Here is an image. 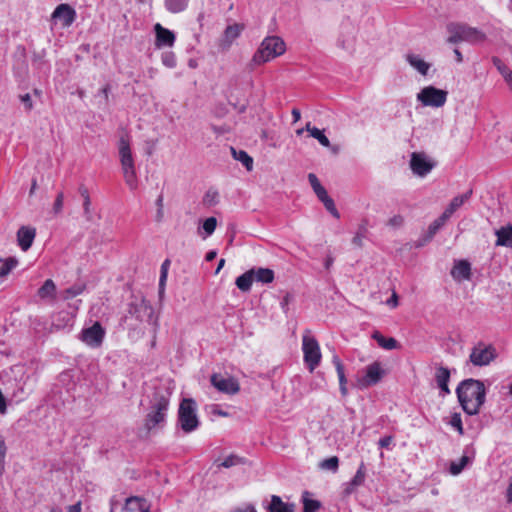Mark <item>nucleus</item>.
Returning <instances> with one entry per match:
<instances>
[{"instance_id": "obj_35", "label": "nucleus", "mask_w": 512, "mask_h": 512, "mask_svg": "<svg viewBox=\"0 0 512 512\" xmlns=\"http://www.w3.org/2000/svg\"><path fill=\"white\" fill-rule=\"evenodd\" d=\"M470 461H471V458L468 455H463L459 459V461L451 462L450 467H449L450 473L452 475L460 474Z\"/></svg>"}, {"instance_id": "obj_28", "label": "nucleus", "mask_w": 512, "mask_h": 512, "mask_svg": "<svg viewBox=\"0 0 512 512\" xmlns=\"http://www.w3.org/2000/svg\"><path fill=\"white\" fill-rule=\"evenodd\" d=\"M497 235V246L512 247V227H503L496 231Z\"/></svg>"}, {"instance_id": "obj_27", "label": "nucleus", "mask_w": 512, "mask_h": 512, "mask_svg": "<svg viewBox=\"0 0 512 512\" xmlns=\"http://www.w3.org/2000/svg\"><path fill=\"white\" fill-rule=\"evenodd\" d=\"M449 219L450 217L445 212L435 219L428 227L425 241H430Z\"/></svg>"}, {"instance_id": "obj_20", "label": "nucleus", "mask_w": 512, "mask_h": 512, "mask_svg": "<svg viewBox=\"0 0 512 512\" xmlns=\"http://www.w3.org/2000/svg\"><path fill=\"white\" fill-rule=\"evenodd\" d=\"M449 380H450L449 369L446 367H443V366L437 367L436 372H435V381L443 395L450 393V389L448 387Z\"/></svg>"}, {"instance_id": "obj_14", "label": "nucleus", "mask_w": 512, "mask_h": 512, "mask_svg": "<svg viewBox=\"0 0 512 512\" xmlns=\"http://www.w3.org/2000/svg\"><path fill=\"white\" fill-rule=\"evenodd\" d=\"M52 19L60 21L63 27H69L76 19V11L69 4H60L53 11Z\"/></svg>"}, {"instance_id": "obj_45", "label": "nucleus", "mask_w": 512, "mask_h": 512, "mask_svg": "<svg viewBox=\"0 0 512 512\" xmlns=\"http://www.w3.org/2000/svg\"><path fill=\"white\" fill-rule=\"evenodd\" d=\"M365 476H366L365 465H364V463H361L356 474L350 481H352V484H356L359 487L364 483Z\"/></svg>"}, {"instance_id": "obj_29", "label": "nucleus", "mask_w": 512, "mask_h": 512, "mask_svg": "<svg viewBox=\"0 0 512 512\" xmlns=\"http://www.w3.org/2000/svg\"><path fill=\"white\" fill-rule=\"evenodd\" d=\"M231 153L233 155V158L241 162L248 171L252 170L253 159L251 156L248 155L246 151L236 150L235 148L231 147Z\"/></svg>"}, {"instance_id": "obj_55", "label": "nucleus", "mask_w": 512, "mask_h": 512, "mask_svg": "<svg viewBox=\"0 0 512 512\" xmlns=\"http://www.w3.org/2000/svg\"><path fill=\"white\" fill-rule=\"evenodd\" d=\"M360 230L363 231V233L360 232V231L357 232V234L354 236V238L352 240L353 244H355V245H357L359 247L362 246V240L364 238V231H365V229L363 227H361Z\"/></svg>"}, {"instance_id": "obj_9", "label": "nucleus", "mask_w": 512, "mask_h": 512, "mask_svg": "<svg viewBox=\"0 0 512 512\" xmlns=\"http://www.w3.org/2000/svg\"><path fill=\"white\" fill-rule=\"evenodd\" d=\"M104 337V328L99 322H95L91 327L82 330L80 339L88 346L97 348L101 346Z\"/></svg>"}, {"instance_id": "obj_46", "label": "nucleus", "mask_w": 512, "mask_h": 512, "mask_svg": "<svg viewBox=\"0 0 512 512\" xmlns=\"http://www.w3.org/2000/svg\"><path fill=\"white\" fill-rule=\"evenodd\" d=\"M64 206V193L59 192L52 206V213L57 216L62 213Z\"/></svg>"}, {"instance_id": "obj_2", "label": "nucleus", "mask_w": 512, "mask_h": 512, "mask_svg": "<svg viewBox=\"0 0 512 512\" xmlns=\"http://www.w3.org/2000/svg\"><path fill=\"white\" fill-rule=\"evenodd\" d=\"M447 31L449 33L447 42L450 44L467 42L475 45L481 44L487 39L486 34L482 30L465 23L451 22L447 25Z\"/></svg>"}, {"instance_id": "obj_56", "label": "nucleus", "mask_w": 512, "mask_h": 512, "mask_svg": "<svg viewBox=\"0 0 512 512\" xmlns=\"http://www.w3.org/2000/svg\"><path fill=\"white\" fill-rule=\"evenodd\" d=\"M210 412L214 415H218V416H222V417L228 416V412L221 410L218 405H211Z\"/></svg>"}, {"instance_id": "obj_39", "label": "nucleus", "mask_w": 512, "mask_h": 512, "mask_svg": "<svg viewBox=\"0 0 512 512\" xmlns=\"http://www.w3.org/2000/svg\"><path fill=\"white\" fill-rule=\"evenodd\" d=\"M123 177L125 183L130 188V190H136L138 187V180L136 175V170L123 172Z\"/></svg>"}, {"instance_id": "obj_47", "label": "nucleus", "mask_w": 512, "mask_h": 512, "mask_svg": "<svg viewBox=\"0 0 512 512\" xmlns=\"http://www.w3.org/2000/svg\"><path fill=\"white\" fill-rule=\"evenodd\" d=\"M162 64L168 68H174L176 66V57L173 52H165L161 57Z\"/></svg>"}, {"instance_id": "obj_57", "label": "nucleus", "mask_w": 512, "mask_h": 512, "mask_svg": "<svg viewBox=\"0 0 512 512\" xmlns=\"http://www.w3.org/2000/svg\"><path fill=\"white\" fill-rule=\"evenodd\" d=\"M392 441V436H385L379 440L378 444L381 448H388L391 445Z\"/></svg>"}, {"instance_id": "obj_64", "label": "nucleus", "mask_w": 512, "mask_h": 512, "mask_svg": "<svg viewBox=\"0 0 512 512\" xmlns=\"http://www.w3.org/2000/svg\"><path fill=\"white\" fill-rule=\"evenodd\" d=\"M68 512H81V502H77L68 508Z\"/></svg>"}, {"instance_id": "obj_60", "label": "nucleus", "mask_w": 512, "mask_h": 512, "mask_svg": "<svg viewBox=\"0 0 512 512\" xmlns=\"http://www.w3.org/2000/svg\"><path fill=\"white\" fill-rule=\"evenodd\" d=\"M308 180L312 188H315L316 185L321 184L317 178V176L313 173L308 174Z\"/></svg>"}, {"instance_id": "obj_43", "label": "nucleus", "mask_w": 512, "mask_h": 512, "mask_svg": "<svg viewBox=\"0 0 512 512\" xmlns=\"http://www.w3.org/2000/svg\"><path fill=\"white\" fill-rule=\"evenodd\" d=\"M218 199V192L215 189H209L203 197V203L207 206H214L218 203Z\"/></svg>"}, {"instance_id": "obj_49", "label": "nucleus", "mask_w": 512, "mask_h": 512, "mask_svg": "<svg viewBox=\"0 0 512 512\" xmlns=\"http://www.w3.org/2000/svg\"><path fill=\"white\" fill-rule=\"evenodd\" d=\"M217 226V220L215 217L207 218L203 223V229L205 233L209 236L213 234Z\"/></svg>"}, {"instance_id": "obj_61", "label": "nucleus", "mask_w": 512, "mask_h": 512, "mask_svg": "<svg viewBox=\"0 0 512 512\" xmlns=\"http://www.w3.org/2000/svg\"><path fill=\"white\" fill-rule=\"evenodd\" d=\"M387 305L391 306L392 308H395L398 305V297H397V294L395 292L387 300Z\"/></svg>"}, {"instance_id": "obj_63", "label": "nucleus", "mask_w": 512, "mask_h": 512, "mask_svg": "<svg viewBox=\"0 0 512 512\" xmlns=\"http://www.w3.org/2000/svg\"><path fill=\"white\" fill-rule=\"evenodd\" d=\"M506 500L508 503H512V477L506 490Z\"/></svg>"}, {"instance_id": "obj_15", "label": "nucleus", "mask_w": 512, "mask_h": 512, "mask_svg": "<svg viewBox=\"0 0 512 512\" xmlns=\"http://www.w3.org/2000/svg\"><path fill=\"white\" fill-rule=\"evenodd\" d=\"M119 156L122 172L135 170L129 141L123 137L119 141Z\"/></svg>"}, {"instance_id": "obj_37", "label": "nucleus", "mask_w": 512, "mask_h": 512, "mask_svg": "<svg viewBox=\"0 0 512 512\" xmlns=\"http://www.w3.org/2000/svg\"><path fill=\"white\" fill-rule=\"evenodd\" d=\"M332 363L334 364L337 375H338L339 385H347V379L345 376L344 365L342 364L338 355H336V354L333 355Z\"/></svg>"}, {"instance_id": "obj_18", "label": "nucleus", "mask_w": 512, "mask_h": 512, "mask_svg": "<svg viewBox=\"0 0 512 512\" xmlns=\"http://www.w3.org/2000/svg\"><path fill=\"white\" fill-rule=\"evenodd\" d=\"M156 33V46H173L175 42V35L169 29L164 28L161 24L157 23L154 27Z\"/></svg>"}, {"instance_id": "obj_11", "label": "nucleus", "mask_w": 512, "mask_h": 512, "mask_svg": "<svg viewBox=\"0 0 512 512\" xmlns=\"http://www.w3.org/2000/svg\"><path fill=\"white\" fill-rule=\"evenodd\" d=\"M211 384L220 392L234 395L239 392L240 385L234 377H224L219 373H214L210 378Z\"/></svg>"}, {"instance_id": "obj_62", "label": "nucleus", "mask_w": 512, "mask_h": 512, "mask_svg": "<svg viewBox=\"0 0 512 512\" xmlns=\"http://www.w3.org/2000/svg\"><path fill=\"white\" fill-rule=\"evenodd\" d=\"M78 191L83 199L90 198L88 188L84 185H80Z\"/></svg>"}, {"instance_id": "obj_51", "label": "nucleus", "mask_w": 512, "mask_h": 512, "mask_svg": "<svg viewBox=\"0 0 512 512\" xmlns=\"http://www.w3.org/2000/svg\"><path fill=\"white\" fill-rule=\"evenodd\" d=\"M83 210H84V217L86 220L90 221L92 219V212H91V199H83Z\"/></svg>"}, {"instance_id": "obj_42", "label": "nucleus", "mask_w": 512, "mask_h": 512, "mask_svg": "<svg viewBox=\"0 0 512 512\" xmlns=\"http://www.w3.org/2000/svg\"><path fill=\"white\" fill-rule=\"evenodd\" d=\"M339 466V459L337 456H332L327 459H324L320 463V467L325 470H330L332 472H336Z\"/></svg>"}, {"instance_id": "obj_5", "label": "nucleus", "mask_w": 512, "mask_h": 512, "mask_svg": "<svg viewBox=\"0 0 512 512\" xmlns=\"http://www.w3.org/2000/svg\"><path fill=\"white\" fill-rule=\"evenodd\" d=\"M170 404L168 395L156 393L145 417L144 426L148 431L162 427L166 422L167 411Z\"/></svg>"}, {"instance_id": "obj_7", "label": "nucleus", "mask_w": 512, "mask_h": 512, "mask_svg": "<svg viewBox=\"0 0 512 512\" xmlns=\"http://www.w3.org/2000/svg\"><path fill=\"white\" fill-rule=\"evenodd\" d=\"M497 357L496 349L492 345L477 343L471 350L469 359L475 366H487Z\"/></svg>"}, {"instance_id": "obj_38", "label": "nucleus", "mask_w": 512, "mask_h": 512, "mask_svg": "<svg viewBox=\"0 0 512 512\" xmlns=\"http://www.w3.org/2000/svg\"><path fill=\"white\" fill-rule=\"evenodd\" d=\"M308 495V492L303 494V512H317L321 507V503L318 500L309 499Z\"/></svg>"}, {"instance_id": "obj_26", "label": "nucleus", "mask_w": 512, "mask_h": 512, "mask_svg": "<svg viewBox=\"0 0 512 512\" xmlns=\"http://www.w3.org/2000/svg\"><path fill=\"white\" fill-rule=\"evenodd\" d=\"M252 273L254 271L250 269L236 278L235 284L242 292H249L251 290L254 281Z\"/></svg>"}, {"instance_id": "obj_52", "label": "nucleus", "mask_w": 512, "mask_h": 512, "mask_svg": "<svg viewBox=\"0 0 512 512\" xmlns=\"http://www.w3.org/2000/svg\"><path fill=\"white\" fill-rule=\"evenodd\" d=\"M404 223V218L401 215H394L388 221V225L394 228H398L402 226Z\"/></svg>"}, {"instance_id": "obj_59", "label": "nucleus", "mask_w": 512, "mask_h": 512, "mask_svg": "<svg viewBox=\"0 0 512 512\" xmlns=\"http://www.w3.org/2000/svg\"><path fill=\"white\" fill-rule=\"evenodd\" d=\"M358 486L356 484H352V481H349L345 484L344 493L346 495L352 494Z\"/></svg>"}, {"instance_id": "obj_19", "label": "nucleus", "mask_w": 512, "mask_h": 512, "mask_svg": "<svg viewBox=\"0 0 512 512\" xmlns=\"http://www.w3.org/2000/svg\"><path fill=\"white\" fill-rule=\"evenodd\" d=\"M122 510L127 512H149L150 505L144 498L138 496H131L126 499L125 505L123 506Z\"/></svg>"}, {"instance_id": "obj_10", "label": "nucleus", "mask_w": 512, "mask_h": 512, "mask_svg": "<svg viewBox=\"0 0 512 512\" xmlns=\"http://www.w3.org/2000/svg\"><path fill=\"white\" fill-rule=\"evenodd\" d=\"M384 374L385 371L383 370L381 363L373 362L366 367L365 375L358 379L359 388L364 389L377 384Z\"/></svg>"}, {"instance_id": "obj_6", "label": "nucleus", "mask_w": 512, "mask_h": 512, "mask_svg": "<svg viewBox=\"0 0 512 512\" xmlns=\"http://www.w3.org/2000/svg\"><path fill=\"white\" fill-rule=\"evenodd\" d=\"M302 351L304 362L308 366L310 372H313L320 364L322 355L317 340L311 336L310 331H305L302 338Z\"/></svg>"}, {"instance_id": "obj_22", "label": "nucleus", "mask_w": 512, "mask_h": 512, "mask_svg": "<svg viewBox=\"0 0 512 512\" xmlns=\"http://www.w3.org/2000/svg\"><path fill=\"white\" fill-rule=\"evenodd\" d=\"M407 62L417 70L421 75H427L430 64L424 61L419 55L416 54H407L406 55Z\"/></svg>"}, {"instance_id": "obj_30", "label": "nucleus", "mask_w": 512, "mask_h": 512, "mask_svg": "<svg viewBox=\"0 0 512 512\" xmlns=\"http://www.w3.org/2000/svg\"><path fill=\"white\" fill-rule=\"evenodd\" d=\"M56 292V285L51 279H47L44 284L38 289V296L41 299L53 298Z\"/></svg>"}, {"instance_id": "obj_32", "label": "nucleus", "mask_w": 512, "mask_h": 512, "mask_svg": "<svg viewBox=\"0 0 512 512\" xmlns=\"http://www.w3.org/2000/svg\"><path fill=\"white\" fill-rule=\"evenodd\" d=\"M305 130L310 133L311 137L317 139L322 146H324V147H329L330 146V141L324 135L323 131H321L320 129H318V128L314 127V126H311L310 122H308L306 124Z\"/></svg>"}, {"instance_id": "obj_1", "label": "nucleus", "mask_w": 512, "mask_h": 512, "mask_svg": "<svg viewBox=\"0 0 512 512\" xmlns=\"http://www.w3.org/2000/svg\"><path fill=\"white\" fill-rule=\"evenodd\" d=\"M456 393L463 410L469 415L477 414L485 402L486 389L480 380L470 378L462 381Z\"/></svg>"}, {"instance_id": "obj_3", "label": "nucleus", "mask_w": 512, "mask_h": 512, "mask_svg": "<svg viewBox=\"0 0 512 512\" xmlns=\"http://www.w3.org/2000/svg\"><path fill=\"white\" fill-rule=\"evenodd\" d=\"M286 51L284 40L276 35L266 36L255 51L251 61L254 65L260 66L281 55Z\"/></svg>"}, {"instance_id": "obj_36", "label": "nucleus", "mask_w": 512, "mask_h": 512, "mask_svg": "<svg viewBox=\"0 0 512 512\" xmlns=\"http://www.w3.org/2000/svg\"><path fill=\"white\" fill-rule=\"evenodd\" d=\"M0 264V278H4L17 266L18 261L16 258L9 257L4 261L0 259Z\"/></svg>"}, {"instance_id": "obj_53", "label": "nucleus", "mask_w": 512, "mask_h": 512, "mask_svg": "<svg viewBox=\"0 0 512 512\" xmlns=\"http://www.w3.org/2000/svg\"><path fill=\"white\" fill-rule=\"evenodd\" d=\"M21 102L24 104L27 111H31L33 108V102L29 93L20 96Z\"/></svg>"}, {"instance_id": "obj_17", "label": "nucleus", "mask_w": 512, "mask_h": 512, "mask_svg": "<svg viewBox=\"0 0 512 512\" xmlns=\"http://www.w3.org/2000/svg\"><path fill=\"white\" fill-rule=\"evenodd\" d=\"M36 236V229L29 226H22L17 232V242L23 251H27L33 244Z\"/></svg>"}, {"instance_id": "obj_54", "label": "nucleus", "mask_w": 512, "mask_h": 512, "mask_svg": "<svg viewBox=\"0 0 512 512\" xmlns=\"http://www.w3.org/2000/svg\"><path fill=\"white\" fill-rule=\"evenodd\" d=\"M312 189L315 192V194L317 195L319 200H321L322 198H324L325 196L328 195L326 189L321 184L316 185V187L312 188Z\"/></svg>"}, {"instance_id": "obj_4", "label": "nucleus", "mask_w": 512, "mask_h": 512, "mask_svg": "<svg viewBox=\"0 0 512 512\" xmlns=\"http://www.w3.org/2000/svg\"><path fill=\"white\" fill-rule=\"evenodd\" d=\"M177 426L185 433L196 431L200 426L197 403L192 398H183L177 411Z\"/></svg>"}, {"instance_id": "obj_12", "label": "nucleus", "mask_w": 512, "mask_h": 512, "mask_svg": "<svg viewBox=\"0 0 512 512\" xmlns=\"http://www.w3.org/2000/svg\"><path fill=\"white\" fill-rule=\"evenodd\" d=\"M410 167L414 174L423 177L433 169L434 163L424 153L414 152L411 155Z\"/></svg>"}, {"instance_id": "obj_44", "label": "nucleus", "mask_w": 512, "mask_h": 512, "mask_svg": "<svg viewBox=\"0 0 512 512\" xmlns=\"http://www.w3.org/2000/svg\"><path fill=\"white\" fill-rule=\"evenodd\" d=\"M243 463V459L237 455H229L220 464L219 467L230 468Z\"/></svg>"}, {"instance_id": "obj_50", "label": "nucleus", "mask_w": 512, "mask_h": 512, "mask_svg": "<svg viewBox=\"0 0 512 512\" xmlns=\"http://www.w3.org/2000/svg\"><path fill=\"white\" fill-rule=\"evenodd\" d=\"M6 445L3 437L0 435V477L5 471Z\"/></svg>"}, {"instance_id": "obj_25", "label": "nucleus", "mask_w": 512, "mask_h": 512, "mask_svg": "<svg viewBox=\"0 0 512 512\" xmlns=\"http://www.w3.org/2000/svg\"><path fill=\"white\" fill-rule=\"evenodd\" d=\"M372 338L383 349L393 350V349L399 348V343L395 338H393V337L386 338L379 331H374L372 334Z\"/></svg>"}, {"instance_id": "obj_8", "label": "nucleus", "mask_w": 512, "mask_h": 512, "mask_svg": "<svg viewBox=\"0 0 512 512\" xmlns=\"http://www.w3.org/2000/svg\"><path fill=\"white\" fill-rule=\"evenodd\" d=\"M417 100L424 106L442 107L447 100V92L434 86H427L417 94Z\"/></svg>"}, {"instance_id": "obj_34", "label": "nucleus", "mask_w": 512, "mask_h": 512, "mask_svg": "<svg viewBox=\"0 0 512 512\" xmlns=\"http://www.w3.org/2000/svg\"><path fill=\"white\" fill-rule=\"evenodd\" d=\"M189 0H165V7L171 13H180L188 7Z\"/></svg>"}, {"instance_id": "obj_40", "label": "nucleus", "mask_w": 512, "mask_h": 512, "mask_svg": "<svg viewBox=\"0 0 512 512\" xmlns=\"http://www.w3.org/2000/svg\"><path fill=\"white\" fill-rule=\"evenodd\" d=\"M325 206L326 210L331 213V215L337 219L340 218V214L335 206L334 200L329 196H325L320 200Z\"/></svg>"}, {"instance_id": "obj_24", "label": "nucleus", "mask_w": 512, "mask_h": 512, "mask_svg": "<svg viewBox=\"0 0 512 512\" xmlns=\"http://www.w3.org/2000/svg\"><path fill=\"white\" fill-rule=\"evenodd\" d=\"M254 271L252 273L254 281L260 282L263 284H269L274 281L275 275L274 271L269 268H252Z\"/></svg>"}, {"instance_id": "obj_13", "label": "nucleus", "mask_w": 512, "mask_h": 512, "mask_svg": "<svg viewBox=\"0 0 512 512\" xmlns=\"http://www.w3.org/2000/svg\"><path fill=\"white\" fill-rule=\"evenodd\" d=\"M243 24L235 23L233 25H229L225 28L223 35L219 41V48L222 51H227L230 49L233 42L240 37L242 31L244 30Z\"/></svg>"}, {"instance_id": "obj_58", "label": "nucleus", "mask_w": 512, "mask_h": 512, "mask_svg": "<svg viewBox=\"0 0 512 512\" xmlns=\"http://www.w3.org/2000/svg\"><path fill=\"white\" fill-rule=\"evenodd\" d=\"M170 266V260L166 259L162 265H161V273L160 276H162V280L164 278H167L168 268Z\"/></svg>"}, {"instance_id": "obj_16", "label": "nucleus", "mask_w": 512, "mask_h": 512, "mask_svg": "<svg viewBox=\"0 0 512 512\" xmlns=\"http://www.w3.org/2000/svg\"><path fill=\"white\" fill-rule=\"evenodd\" d=\"M451 276L457 282L471 280V264L467 260H455L451 269Z\"/></svg>"}, {"instance_id": "obj_31", "label": "nucleus", "mask_w": 512, "mask_h": 512, "mask_svg": "<svg viewBox=\"0 0 512 512\" xmlns=\"http://www.w3.org/2000/svg\"><path fill=\"white\" fill-rule=\"evenodd\" d=\"M492 62L494 66L497 68L499 73L503 76L505 81L509 84V86L512 85V70L506 66L498 57H493Z\"/></svg>"}, {"instance_id": "obj_21", "label": "nucleus", "mask_w": 512, "mask_h": 512, "mask_svg": "<svg viewBox=\"0 0 512 512\" xmlns=\"http://www.w3.org/2000/svg\"><path fill=\"white\" fill-rule=\"evenodd\" d=\"M294 509V504L283 502L281 497L277 495L271 497V502L268 506L269 512H294Z\"/></svg>"}, {"instance_id": "obj_33", "label": "nucleus", "mask_w": 512, "mask_h": 512, "mask_svg": "<svg viewBox=\"0 0 512 512\" xmlns=\"http://www.w3.org/2000/svg\"><path fill=\"white\" fill-rule=\"evenodd\" d=\"M86 289V284L84 283H76L72 285L71 287L65 289L62 292V298L64 300L72 299L80 294H82Z\"/></svg>"}, {"instance_id": "obj_48", "label": "nucleus", "mask_w": 512, "mask_h": 512, "mask_svg": "<svg viewBox=\"0 0 512 512\" xmlns=\"http://www.w3.org/2000/svg\"><path fill=\"white\" fill-rule=\"evenodd\" d=\"M449 424L454 428L456 429L460 435H463L464 433V430H463V425H462V420H461V415L459 413H454L452 416H451V419H450V422Z\"/></svg>"}, {"instance_id": "obj_41", "label": "nucleus", "mask_w": 512, "mask_h": 512, "mask_svg": "<svg viewBox=\"0 0 512 512\" xmlns=\"http://www.w3.org/2000/svg\"><path fill=\"white\" fill-rule=\"evenodd\" d=\"M72 316L68 313H59L57 318L53 321V325L57 328H64L66 326L71 325Z\"/></svg>"}, {"instance_id": "obj_23", "label": "nucleus", "mask_w": 512, "mask_h": 512, "mask_svg": "<svg viewBox=\"0 0 512 512\" xmlns=\"http://www.w3.org/2000/svg\"><path fill=\"white\" fill-rule=\"evenodd\" d=\"M471 195H472V190H469L462 195H458V196L454 197L444 212L451 218L453 213L455 211H457L464 203H466L470 199Z\"/></svg>"}]
</instances>
